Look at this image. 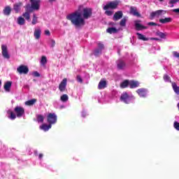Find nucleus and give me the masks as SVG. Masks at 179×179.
<instances>
[{
	"label": "nucleus",
	"mask_w": 179,
	"mask_h": 179,
	"mask_svg": "<svg viewBox=\"0 0 179 179\" xmlns=\"http://www.w3.org/2000/svg\"><path fill=\"white\" fill-rule=\"evenodd\" d=\"M52 125L50 124H43L41 126V129H43V131H45V132H47L49 129H50Z\"/></svg>",
	"instance_id": "24"
},
{
	"label": "nucleus",
	"mask_w": 179,
	"mask_h": 179,
	"mask_svg": "<svg viewBox=\"0 0 179 179\" xmlns=\"http://www.w3.org/2000/svg\"><path fill=\"white\" fill-rule=\"evenodd\" d=\"M98 45V50H101V51H103L104 50V44L101 43V42H99L97 43Z\"/></svg>",
	"instance_id": "41"
},
{
	"label": "nucleus",
	"mask_w": 179,
	"mask_h": 179,
	"mask_svg": "<svg viewBox=\"0 0 179 179\" xmlns=\"http://www.w3.org/2000/svg\"><path fill=\"white\" fill-rule=\"evenodd\" d=\"M60 100L63 103H66V101H68V100H69V96H68V95L66 94H64L60 96Z\"/></svg>",
	"instance_id": "28"
},
{
	"label": "nucleus",
	"mask_w": 179,
	"mask_h": 179,
	"mask_svg": "<svg viewBox=\"0 0 179 179\" xmlns=\"http://www.w3.org/2000/svg\"><path fill=\"white\" fill-rule=\"evenodd\" d=\"M123 15L124 14L122 13V11H121V10L115 13V14L113 15V20L115 22L120 20V19H122Z\"/></svg>",
	"instance_id": "15"
},
{
	"label": "nucleus",
	"mask_w": 179,
	"mask_h": 179,
	"mask_svg": "<svg viewBox=\"0 0 179 179\" xmlns=\"http://www.w3.org/2000/svg\"><path fill=\"white\" fill-rule=\"evenodd\" d=\"M34 154L36 155V156H37V151H35Z\"/></svg>",
	"instance_id": "53"
},
{
	"label": "nucleus",
	"mask_w": 179,
	"mask_h": 179,
	"mask_svg": "<svg viewBox=\"0 0 179 179\" xmlns=\"http://www.w3.org/2000/svg\"><path fill=\"white\" fill-rule=\"evenodd\" d=\"M156 36H158L160 38H166V34L161 32L160 31L156 32Z\"/></svg>",
	"instance_id": "33"
},
{
	"label": "nucleus",
	"mask_w": 179,
	"mask_h": 179,
	"mask_svg": "<svg viewBox=\"0 0 179 179\" xmlns=\"http://www.w3.org/2000/svg\"><path fill=\"white\" fill-rule=\"evenodd\" d=\"M7 114L10 115L8 116V118H10V120H16V115L15 114V113H13V111L8 110Z\"/></svg>",
	"instance_id": "27"
},
{
	"label": "nucleus",
	"mask_w": 179,
	"mask_h": 179,
	"mask_svg": "<svg viewBox=\"0 0 179 179\" xmlns=\"http://www.w3.org/2000/svg\"><path fill=\"white\" fill-rule=\"evenodd\" d=\"M25 12H27L28 13L31 14L32 13L33 10H34V8L31 6H29V4L25 6Z\"/></svg>",
	"instance_id": "29"
},
{
	"label": "nucleus",
	"mask_w": 179,
	"mask_h": 179,
	"mask_svg": "<svg viewBox=\"0 0 179 179\" xmlns=\"http://www.w3.org/2000/svg\"><path fill=\"white\" fill-rule=\"evenodd\" d=\"M3 87L6 92H10V87H12V82L7 81L5 83Z\"/></svg>",
	"instance_id": "21"
},
{
	"label": "nucleus",
	"mask_w": 179,
	"mask_h": 179,
	"mask_svg": "<svg viewBox=\"0 0 179 179\" xmlns=\"http://www.w3.org/2000/svg\"><path fill=\"white\" fill-rule=\"evenodd\" d=\"M93 15V10L90 8L84 7L80 5L78 6L77 10L74 11L72 13L66 15L67 20H70L71 24L75 26L76 29H80V27H83L85 24H86L85 20H87L92 17Z\"/></svg>",
	"instance_id": "1"
},
{
	"label": "nucleus",
	"mask_w": 179,
	"mask_h": 179,
	"mask_svg": "<svg viewBox=\"0 0 179 179\" xmlns=\"http://www.w3.org/2000/svg\"><path fill=\"white\" fill-rule=\"evenodd\" d=\"M34 36L36 40H38L41 37V29H35Z\"/></svg>",
	"instance_id": "22"
},
{
	"label": "nucleus",
	"mask_w": 179,
	"mask_h": 179,
	"mask_svg": "<svg viewBox=\"0 0 179 179\" xmlns=\"http://www.w3.org/2000/svg\"><path fill=\"white\" fill-rule=\"evenodd\" d=\"M129 86L130 89H135L136 87H139V82L135 80L129 81Z\"/></svg>",
	"instance_id": "17"
},
{
	"label": "nucleus",
	"mask_w": 179,
	"mask_h": 179,
	"mask_svg": "<svg viewBox=\"0 0 179 179\" xmlns=\"http://www.w3.org/2000/svg\"><path fill=\"white\" fill-rule=\"evenodd\" d=\"M45 36H50L51 33L50 32V30H45Z\"/></svg>",
	"instance_id": "47"
},
{
	"label": "nucleus",
	"mask_w": 179,
	"mask_h": 179,
	"mask_svg": "<svg viewBox=\"0 0 179 179\" xmlns=\"http://www.w3.org/2000/svg\"><path fill=\"white\" fill-rule=\"evenodd\" d=\"M136 35L138 36V40H142L143 41H148L149 38H146L143 34L140 33H136Z\"/></svg>",
	"instance_id": "26"
},
{
	"label": "nucleus",
	"mask_w": 179,
	"mask_h": 179,
	"mask_svg": "<svg viewBox=\"0 0 179 179\" xmlns=\"http://www.w3.org/2000/svg\"><path fill=\"white\" fill-rule=\"evenodd\" d=\"M76 79L77 82H79V83H83V79H82V77L80 75L77 76Z\"/></svg>",
	"instance_id": "43"
},
{
	"label": "nucleus",
	"mask_w": 179,
	"mask_h": 179,
	"mask_svg": "<svg viewBox=\"0 0 179 179\" xmlns=\"http://www.w3.org/2000/svg\"><path fill=\"white\" fill-rule=\"evenodd\" d=\"M171 22H173L172 17H165L159 19V23H162V24H166V23H170Z\"/></svg>",
	"instance_id": "18"
},
{
	"label": "nucleus",
	"mask_w": 179,
	"mask_h": 179,
	"mask_svg": "<svg viewBox=\"0 0 179 179\" xmlns=\"http://www.w3.org/2000/svg\"><path fill=\"white\" fill-rule=\"evenodd\" d=\"M55 0H49L50 2H54Z\"/></svg>",
	"instance_id": "52"
},
{
	"label": "nucleus",
	"mask_w": 179,
	"mask_h": 179,
	"mask_svg": "<svg viewBox=\"0 0 179 179\" xmlns=\"http://www.w3.org/2000/svg\"><path fill=\"white\" fill-rule=\"evenodd\" d=\"M36 101H37V99H36L27 101H25V106H33Z\"/></svg>",
	"instance_id": "30"
},
{
	"label": "nucleus",
	"mask_w": 179,
	"mask_h": 179,
	"mask_svg": "<svg viewBox=\"0 0 179 179\" xmlns=\"http://www.w3.org/2000/svg\"><path fill=\"white\" fill-rule=\"evenodd\" d=\"M129 86V80H124L120 83L121 89H127Z\"/></svg>",
	"instance_id": "23"
},
{
	"label": "nucleus",
	"mask_w": 179,
	"mask_h": 179,
	"mask_svg": "<svg viewBox=\"0 0 179 179\" xmlns=\"http://www.w3.org/2000/svg\"><path fill=\"white\" fill-rule=\"evenodd\" d=\"M116 65L119 71H122L127 68V63L122 59H117L116 61Z\"/></svg>",
	"instance_id": "5"
},
{
	"label": "nucleus",
	"mask_w": 179,
	"mask_h": 179,
	"mask_svg": "<svg viewBox=\"0 0 179 179\" xmlns=\"http://www.w3.org/2000/svg\"><path fill=\"white\" fill-rule=\"evenodd\" d=\"M150 40H154L155 41H160V39L158 38H150Z\"/></svg>",
	"instance_id": "50"
},
{
	"label": "nucleus",
	"mask_w": 179,
	"mask_h": 179,
	"mask_svg": "<svg viewBox=\"0 0 179 179\" xmlns=\"http://www.w3.org/2000/svg\"><path fill=\"white\" fill-rule=\"evenodd\" d=\"M41 65H45V64H47V57L42 56L41 59Z\"/></svg>",
	"instance_id": "38"
},
{
	"label": "nucleus",
	"mask_w": 179,
	"mask_h": 179,
	"mask_svg": "<svg viewBox=\"0 0 179 179\" xmlns=\"http://www.w3.org/2000/svg\"><path fill=\"white\" fill-rule=\"evenodd\" d=\"M17 23L20 24V26H23L24 23H26V20H24V18L22 17H19L17 18Z\"/></svg>",
	"instance_id": "32"
},
{
	"label": "nucleus",
	"mask_w": 179,
	"mask_h": 179,
	"mask_svg": "<svg viewBox=\"0 0 179 179\" xmlns=\"http://www.w3.org/2000/svg\"><path fill=\"white\" fill-rule=\"evenodd\" d=\"M31 2V6H32L34 10H38L40 9V3H41V0H32Z\"/></svg>",
	"instance_id": "11"
},
{
	"label": "nucleus",
	"mask_w": 179,
	"mask_h": 179,
	"mask_svg": "<svg viewBox=\"0 0 179 179\" xmlns=\"http://www.w3.org/2000/svg\"><path fill=\"white\" fill-rule=\"evenodd\" d=\"M103 50H100V49H95L94 51V55L95 57H99V55H101Z\"/></svg>",
	"instance_id": "37"
},
{
	"label": "nucleus",
	"mask_w": 179,
	"mask_h": 179,
	"mask_svg": "<svg viewBox=\"0 0 179 179\" xmlns=\"http://www.w3.org/2000/svg\"><path fill=\"white\" fill-rule=\"evenodd\" d=\"M173 12H175V13H179V8H175L173 10Z\"/></svg>",
	"instance_id": "49"
},
{
	"label": "nucleus",
	"mask_w": 179,
	"mask_h": 179,
	"mask_svg": "<svg viewBox=\"0 0 179 179\" xmlns=\"http://www.w3.org/2000/svg\"><path fill=\"white\" fill-rule=\"evenodd\" d=\"M11 12H12V8L9 6H6L4 8V9L3 10V13L6 16H9V15H10Z\"/></svg>",
	"instance_id": "20"
},
{
	"label": "nucleus",
	"mask_w": 179,
	"mask_h": 179,
	"mask_svg": "<svg viewBox=\"0 0 179 179\" xmlns=\"http://www.w3.org/2000/svg\"><path fill=\"white\" fill-rule=\"evenodd\" d=\"M130 13L134 16H136L137 17H141V13L138 12V10L135 7L130 8Z\"/></svg>",
	"instance_id": "16"
},
{
	"label": "nucleus",
	"mask_w": 179,
	"mask_h": 179,
	"mask_svg": "<svg viewBox=\"0 0 179 179\" xmlns=\"http://www.w3.org/2000/svg\"><path fill=\"white\" fill-rule=\"evenodd\" d=\"M166 13H167L166 10H158L154 12H152L150 13V17H152V19L156 17V16L159 17V16H162V15H166Z\"/></svg>",
	"instance_id": "9"
},
{
	"label": "nucleus",
	"mask_w": 179,
	"mask_h": 179,
	"mask_svg": "<svg viewBox=\"0 0 179 179\" xmlns=\"http://www.w3.org/2000/svg\"><path fill=\"white\" fill-rule=\"evenodd\" d=\"M48 122L50 125L57 123V115L55 113H49L48 115Z\"/></svg>",
	"instance_id": "6"
},
{
	"label": "nucleus",
	"mask_w": 179,
	"mask_h": 179,
	"mask_svg": "<svg viewBox=\"0 0 179 179\" xmlns=\"http://www.w3.org/2000/svg\"><path fill=\"white\" fill-rule=\"evenodd\" d=\"M68 83V79L64 78L60 84L59 85V92H64L65 90H66V85Z\"/></svg>",
	"instance_id": "10"
},
{
	"label": "nucleus",
	"mask_w": 179,
	"mask_h": 179,
	"mask_svg": "<svg viewBox=\"0 0 179 179\" xmlns=\"http://www.w3.org/2000/svg\"><path fill=\"white\" fill-rule=\"evenodd\" d=\"M1 85H2V82H1V80H0V86H1Z\"/></svg>",
	"instance_id": "55"
},
{
	"label": "nucleus",
	"mask_w": 179,
	"mask_h": 179,
	"mask_svg": "<svg viewBox=\"0 0 179 179\" xmlns=\"http://www.w3.org/2000/svg\"><path fill=\"white\" fill-rule=\"evenodd\" d=\"M22 6H23V3L22 1L15 3L13 5V10H15V13H19L20 12V10L22 9Z\"/></svg>",
	"instance_id": "12"
},
{
	"label": "nucleus",
	"mask_w": 179,
	"mask_h": 179,
	"mask_svg": "<svg viewBox=\"0 0 179 179\" xmlns=\"http://www.w3.org/2000/svg\"><path fill=\"white\" fill-rule=\"evenodd\" d=\"M136 93L140 96V97H146V94H148V90L145 88H140L136 90Z\"/></svg>",
	"instance_id": "14"
},
{
	"label": "nucleus",
	"mask_w": 179,
	"mask_h": 179,
	"mask_svg": "<svg viewBox=\"0 0 179 179\" xmlns=\"http://www.w3.org/2000/svg\"><path fill=\"white\" fill-rule=\"evenodd\" d=\"M51 47L52 48H54V47H55V41L52 40Z\"/></svg>",
	"instance_id": "48"
},
{
	"label": "nucleus",
	"mask_w": 179,
	"mask_h": 179,
	"mask_svg": "<svg viewBox=\"0 0 179 179\" xmlns=\"http://www.w3.org/2000/svg\"><path fill=\"white\" fill-rule=\"evenodd\" d=\"M173 57H175L176 58H179V53H178V52L173 51Z\"/></svg>",
	"instance_id": "45"
},
{
	"label": "nucleus",
	"mask_w": 179,
	"mask_h": 179,
	"mask_svg": "<svg viewBox=\"0 0 179 179\" xmlns=\"http://www.w3.org/2000/svg\"><path fill=\"white\" fill-rule=\"evenodd\" d=\"M158 1H159V2H163V1H164V0H158Z\"/></svg>",
	"instance_id": "54"
},
{
	"label": "nucleus",
	"mask_w": 179,
	"mask_h": 179,
	"mask_svg": "<svg viewBox=\"0 0 179 179\" xmlns=\"http://www.w3.org/2000/svg\"><path fill=\"white\" fill-rule=\"evenodd\" d=\"M105 87H107V81L101 80L98 85V89L101 90V89H105Z\"/></svg>",
	"instance_id": "19"
},
{
	"label": "nucleus",
	"mask_w": 179,
	"mask_h": 179,
	"mask_svg": "<svg viewBox=\"0 0 179 179\" xmlns=\"http://www.w3.org/2000/svg\"><path fill=\"white\" fill-rule=\"evenodd\" d=\"M163 79L165 82H171V78L167 74L164 75Z\"/></svg>",
	"instance_id": "39"
},
{
	"label": "nucleus",
	"mask_w": 179,
	"mask_h": 179,
	"mask_svg": "<svg viewBox=\"0 0 179 179\" xmlns=\"http://www.w3.org/2000/svg\"><path fill=\"white\" fill-rule=\"evenodd\" d=\"M0 34H1V29H0Z\"/></svg>",
	"instance_id": "56"
},
{
	"label": "nucleus",
	"mask_w": 179,
	"mask_h": 179,
	"mask_svg": "<svg viewBox=\"0 0 179 179\" xmlns=\"http://www.w3.org/2000/svg\"><path fill=\"white\" fill-rule=\"evenodd\" d=\"M134 97L130 96L127 92H123L120 96V101L125 104H129Z\"/></svg>",
	"instance_id": "3"
},
{
	"label": "nucleus",
	"mask_w": 179,
	"mask_h": 179,
	"mask_svg": "<svg viewBox=\"0 0 179 179\" xmlns=\"http://www.w3.org/2000/svg\"><path fill=\"white\" fill-rule=\"evenodd\" d=\"M22 16L26 20H27V22H30V13L25 12L22 14Z\"/></svg>",
	"instance_id": "34"
},
{
	"label": "nucleus",
	"mask_w": 179,
	"mask_h": 179,
	"mask_svg": "<svg viewBox=\"0 0 179 179\" xmlns=\"http://www.w3.org/2000/svg\"><path fill=\"white\" fill-rule=\"evenodd\" d=\"M1 54L6 59H9L10 56L9 55V52H8V46L6 45H1Z\"/></svg>",
	"instance_id": "8"
},
{
	"label": "nucleus",
	"mask_w": 179,
	"mask_h": 179,
	"mask_svg": "<svg viewBox=\"0 0 179 179\" xmlns=\"http://www.w3.org/2000/svg\"><path fill=\"white\" fill-rule=\"evenodd\" d=\"M120 25L122 27H125V26L127 25V18H122L120 22Z\"/></svg>",
	"instance_id": "35"
},
{
	"label": "nucleus",
	"mask_w": 179,
	"mask_h": 179,
	"mask_svg": "<svg viewBox=\"0 0 179 179\" xmlns=\"http://www.w3.org/2000/svg\"><path fill=\"white\" fill-rule=\"evenodd\" d=\"M172 87L175 93H176V94H179V87L177 86V84L176 83H172Z\"/></svg>",
	"instance_id": "31"
},
{
	"label": "nucleus",
	"mask_w": 179,
	"mask_h": 179,
	"mask_svg": "<svg viewBox=\"0 0 179 179\" xmlns=\"http://www.w3.org/2000/svg\"><path fill=\"white\" fill-rule=\"evenodd\" d=\"M14 111L18 118L23 117L24 114V108L20 106H16L14 108Z\"/></svg>",
	"instance_id": "7"
},
{
	"label": "nucleus",
	"mask_w": 179,
	"mask_h": 179,
	"mask_svg": "<svg viewBox=\"0 0 179 179\" xmlns=\"http://www.w3.org/2000/svg\"><path fill=\"white\" fill-rule=\"evenodd\" d=\"M37 19H38L37 15H36V14H34V15H33V19H32L31 24H36V23H37Z\"/></svg>",
	"instance_id": "40"
},
{
	"label": "nucleus",
	"mask_w": 179,
	"mask_h": 179,
	"mask_svg": "<svg viewBox=\"0 0 179 179\" xmlns=\"http://www.w3.org/2000/svg\"><path fill=\"white\" fill-rule=\"evenodd\" d=\"M32 75H34L35 78H40V73H38L37 71H34Z\"/></svg>",
	"instance_id": "44"
},
{
	"label": "nucleus",
	"mask_w": 179,
	"mask_h": 179,
	"mask_svg": "<svg viewBox=\"0 0 179 179\" xmlns=\"http://www.w3.org/2000/svg\"><path fill=\"white\" fill-rule=\"evenodd\" d=\"M44 155H43V154H39L38 155V159H39V160H41L42 159H43V157Z\"/></svg>",
	"instance_id": "51"
},
{
	"label": "nucleus",
	"mask_w": 179,
	"mask_h": 179,
	"mask_svg": "<svg viewBox=\"0 0 179 179\" xmlns=\"http://www.w3.org/2000/svg\"><path fill=\"white\" fill-rule=\"evenodd\" d=\"M17 72H18L20 75H27V73H29V67L26 65H20L17 68Z\"/></svg>",
	"instance_id": "4"
},
{
	"label": "nucleus",
	"mask_w": 179,
	"mask_h": 179,
	"mask_svg": "<svg viewBox=\"0 0 179 179\" xmlns=\"http://www.w3.org/2000/svg\"><path fill=\"white\" fill-rule=\"evenodd\" d=\"M173 127L175 128V129H176V131H179V122L176 121L173 123Z\"/></svg>",
	"instance_id": "42"
},
{
	"label": "nucleus",
	"mask_w": 179,
	"mask_h": 179,
	"mask_svg": "<svg viewBox=\"0 0 179 179\" xmlns=\"http://www.w3.org/2000/svg\"><path fill=\"white\" fill-rule=\"evenodd\" d=\"M140 23H141V20L135 21L136 30L139 31V30H144V29H148V27L143 26V25L141 24Z\"/></svg>",
	"instance_id": "13"
},
{
	"label": "nucleus",
	"mask_w": 179,
	"mask_h": 179,
	"mask_svg": "<svg viewBox=\"0 0 179 179\" xmlns=\"http://www.w3.org/2000/svg\"><path fill=\"white\" fill-rule=\"evenodd\" d=\"M106 31L109 33V34H113L117 33L118 30L115 27H109L106 29Z\"/></svg>",
	"instance_id": "25"
},
{
	"label": "nucleus",
	"mask_w": 179,
	"mask_h": 179,
	"mask_svg": "<svg viewBox=\"0 0 179 179\" xmlns=\"http://www.w3.org/2000/svg\"><path fill=\"white\" fill-rule=\"evenodd\" d=\"M120 5V2L117 1H112L108 2L103 8V10L105 11V15L107 16H113L114 15V10L115 9H117L118 8V6ZM110 9L111 10H108Z\"/></svg>",
	"instance_id": "2"
},
{
	"label": "nucleus",
	"mask_w": 179,
	"mask_h": 179,
	"mask_svg": "<svg viewBox=\"0 0 179 179\" xmlns=\"http://www.w3.org/2000/svg\"><path fill=\"white\" fill-rule=\"evenodd\" d=\"M36 120L38 122H44V116L43 115H37Z\"/></svg>",
	"instance_id": "36"
},
{
	"label": "nucleus",
	"mask_w": 179,
	"mask_h": 179,
	"mask_svg": "<svg viewBox=\"0 0 179 179\" xmlns=\"http://www.w3.org/2000/svg\"><path fill=\"white\" fill-rule=\"evenodd\" d=\"M148 26H158L157 23L153 22H150L148 23Z\"/></svg>",
	"instance_id": "46"
}]
</instances>
